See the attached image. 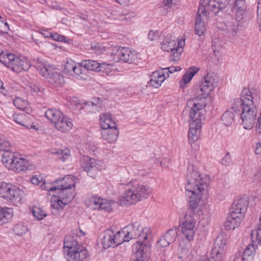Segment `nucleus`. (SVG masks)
I'll return each instance as SVG.
<instances>
[{
  "instance_id": "f257e3e1",
  "label": "nucleus",
  "mask_w": 261,
  "mask_h": 261,
  "mask_svg": "<svg viewBox=\"0 0 261 261\" xmlns=\"http://www.w3.org/2000/svg\"><path fill=\"white\" fill-rule=\"evenodd\" d=\"M120 232L121 236H123V242L136 238L139 239L133 246L136 259L132 261H148L152 239L150 227L142 226L140 222H135L128 225Z\"/></svg>"
},
{
  "instance_id": "f03ea898",
  "label": "nucleus",
  "mask_w": 261,
  "mask_h": 261,
  "mask_svg": "<svg viewBox=\"0 0 261 261\" xmlns=\"http://www.w3.org/2000/svg\"><path fill=\"white\" fill-rule=\"evenodd\" d=\"M210 181L208 175L200 174L197 171L193 170L187 174L185 189L189 197V206L193 211L202 210L204 205L202 198L208 193Z\"/></svg>"
},
{
  "instance_id": "7ed1b4c3",
  "label": "nucleus",
  "mask_w": 261,
  "mask_h": 261,
  "mask_svg": "<svg viewBox=\"0 0 261 261\" xmlns=\"http://www.w3.org/2000/svg\"><path fill=\"white\" fill-rule=\"evenodd\" d=\"M126 187L125 191L118 199V202L122 206L136 204L148 198L151 193V189L149 186L135 180L129 181Z\"/></svg>"
},
{
  "instance_id": "20e7f679",
  "label": "nucleus",
  "mask_w": 261,
  "mask_h": 261,
  "mask_svg": "<svg viewBox=\"0 0 261 261\" xmlns=\"http://www.w3.org/2000/svg\"><path fill=\"white\" fill-rule=\"evenodd\" d=\"M235 11L234 17H230L226 19L225 22V30L232 38H236L240 35L242 28L246 22L247 17V5L243 2L233 7Z\"/></svg>"
},
{
  "instance_id": "39448f33",
  "label": "nucleus",
  "mask_w": 261,
  "mask_h": 261,
  "mask_svg": "<svg viewBox=\"0 0 261 261\" xmlns=\"http://www.w3.org/2000/svg\"><path fill=\"white\" fill-rule=\"evenodd\" d=\"M1 161L7 169L17 173L31 170L34 168L33 165L27 159L13 152H4Z\"/></svg>"
},
{
  "instance_id": "423d86ee",
  "label": "nucleus",
  "mask_w": 261,
  "mask_h": 261,
  "mask_svg": "<svg viewBox=\"0 0 261 261\" xmlns=\"http://www.w3.org/2000/svg\"><path fill=\"white\" fill-rule=\"evenodd\" d=\"M24 192L18 187L5 182H0V197L15 205L23 202Z\"/></svg>"
},
{
  "instance_id": "0eeeda50",
  "label": "nucleus",
  "mask_w": 261,
  "mask_h": 261,
  "mask_svg": "<svg viewBox=\"0 0 261 261\" xmlns=\"http://www.w3.org/2000/svg\"><path fill=\"white\" fill-rule=\"evenodd\" d=\"M257 111L254 105L242 106L241 117L244 129L250 130L253 128L256 119Z\"/></svg>"
},
{
  "instance_id": "6e6552de",
  "label": "nucleus",
  "mask_w": 261,
  "mask_h": 261,
  "mask_svg": "<svg viewBox=\"0 0 261 261\" xmlns=\"http://www.w3.org/2000/svg\"><path fill=\"white\" fill-rule=\"evenodd\" d=\"M207 102V97L206 96H199L197 94V97L192 101L188 102L189 105H192L190 113L191 119L196 118H203L202 116L204 115L205 112V108Z\"/></svg>"
},
{
  "instance_id": "1a4fd4ad",
  "label": "nucleus",
  "mask_w": 261,
  "mask_h": 261,
  "mask_svg": "<svg viewBox=\"0 0 261 261\" xmlns=\"http://www.w3.org/2000/svg\"><path fill=\"white\" fill-rule=\"evenodd\" d=\"M194 219L191 216H186L185 220L183 222L182 232L186 238L189 241L186 245V248H182V253L187 255L190 252L191 244L190 242L193 239L195 234Z\"/></svg>"
},
{
  "instance_id": "9d476101",
  "label": "nucleus",
  "mask_w": 261,
  "mask_h": 261,
  "mask_svg": "<svg viewBox=\"0 0 261 261\" xmlns=\"http://www.w3.org/2000/svg\"><path fill=\"white\" fill-rule=\"evenodd\" d=\"M218 86L216 76L213 74L208 73L204 77L199 88L197 90L199 96H208Z\"/></svg>"
},
{
  "instance_id": "9b49d317",
  "label": "nucleus",
  "mask_w": 261,
  "mask_h": 261,
  "mask_svg": "<svg viewBox=\"0 0 261 261\" xmlns=\"http://www.w3.org/2000/svg\"><path fill=\"white\" fill-rule=\"evenodd\" d=\"M208 19V11L200 3L195 24V32L197 35L200 36L205 33Z\"/></svg>"
},
{
  "instance_id": "f8f14e48",
  "label": "nucleus",
  "mask_w": 261,
  "mask_h": 261,
  "mask_svg": "<svg viewBox=\"0 0 261 261\" xmlns=\"http://www.w3.org/2000/svg\"><path fill=\"white\" fill-rule=\"evenodd\" d=\"M112 54L116 61L132 63L137 59V54L127 47L116 46L114 48Z\"/></svg>"
},
{
  "instance_id": "ddd939ff",
  "label": "nucleus",
  "mask_w": 261,
  "mask_h": 261,
  "mask_svg": "<svg viewBox=\"0 0 261 261\" xmlns=\"http://www.w3.org/2000/svg\"><path fill=\"white\" fill-rule=\"evenodd\" d=\"M120 230L114 231L112 230H107L103 233L101 239V244L105 249L115 247L123 243Z\"/></svg>"
},
{
  "instance_id": "4468645a",
  "label": "nucleus",
  "mask_w": 261,
  "mask_h": 261,
  "mask_svg": "<svg viewBox=\"0 0 261 261\" xmlns=\"http://www.w3.org/2000/svg\"><path fill=\"white\" fill-rule=\"evenodd\" d=\"M179 39L175 41L166 37L161 43V48L164 51H171L170 59L173 62H177L179 60Z\"/></svg>"
},
{
  "instance_id": "2eb2a0df",
  "label": "nucleus",
  "mask_w": 261,
  "mask_h": 261,
  "mask_svg": "<svg viewBox=\"0 0 261 261\" xmlns=\"http://www.w3.org/2000/svg\"><path fill=\"white\" fill-rule=\"evenodd\" d=\"M230 0H201L200 4L206 8L208 11H212L217 14L220 10L230 7L232 8L230 4Z\"/></svg>"
},
{
  "instance_id": "dca6fc26",
  "label": "nucleus",
  "mask_w": 261,
  "mask_h": 261,
  "mask_svg": "<svg viewBox=\"0 0 261 261\" xmlns=\"http://www.w3.org/2000/svg\"><path fill=\"white\" fill-rule=\"evenodd\" d=\"M226 243V238L222 234L218 236L211 251V257L215 261H221L223 258Z\"/></svg>"
},
{
  "instance_id": "f3484780",
  "label": "nucleus",
  "mask_w": 261,
  "mask_h": 261,
  "mask_svg": "<svg viewBox=\"0 0 261 261\" xmlns=\"http://www.w3.org/2000/svg\"><path fill=\"white\" fill-rule=\"evenodd\" d=\"M201 128L202 118L191 119L188 133V141L190 144L194 143L199 139Z\"/></svg>"
},
{
  "instance_id": "a211bd4d",
  "label": "nucleus",
  "mask_w": 261,
  "mask_h": 261,
  "mask_svg": "<svg viewBox=\"0 0 261 261\" xmlns=\"http://www.w3.org/2000/svg\"><path fill=\"white\" fill-rule=\"evenodd\" d=\"M89 206L94 210L110 211L112 210L114 202L113 201L101 198L97 196H92L90 199Z\"/></svg>"
},
{
  "instance_id": "6ab92c4d",
  "label": "nucleus",
  "mask_w": 261,
  "mask_h": 261,
  "mask_svg": "<svg viewBox=\"0 0 261 261\" xmlns=\"http://www.w3.org/2000/svg\"><path fill=\"white\" fill-rule=\"evenodd\" d=\"M248 204V198L244 195L238 197L233 202L232 210L231 212H234L239 216L244 217Z\"/></svg>"
},
{
  "instance_id": "aec40b11",
  "label": "nucleus",
  "mask_w": 261,
  "mask_h": 261,
  "mask_svg": "<svg viewBox=\"0 0 261 261\" xmlns=\"http://www.w3.org/2000/svg\"><path fill=\"white\" fill-rule=\"evenodd\" d=\"M31 66L30 61L26 57L15 56L13 62L10 64V68L16 72L19 73L22 71L28 70Z\"/></svg>"
},
{
  "instance_id": "412c9836",
  "label": "nucleus",
  "mask_w": 261,
  "mask_h": 261,
  "mask_svg": "<svg viewBox=\"0 0 261 261\" xmlns=\"http://www.w3.org/2000/svg\"><path fill=\"white\" fill-rule=\"evenodd\" d=\"M67 255V261H88L89 257L87 250L83 246L73 251H70Z\"/></svg>"
},
{
  "instance_id": "4be33fe9",
  "label": "nucleus",
  "mask_w": 261,
  "mask_h": 261,
  "mask_svg": "<svg viewBox=\"0 0 261 261\" xmlns=\"http://www.w3.org/2000/svg\"><path fill=\"white\" fill-rule=\"evenodd\" d=\"M54 127L59 131L67 133L73 127L72 121L69 117L63 114L57 122L54 124Z\"/></svg>"
},
{
  "instance_id": "5701e85b",
  "label": "nucleus",
  "mask_w": 261,
  "mask_h": 261,
  "mask_svg": "<svg viewBox=\"0 0 261 261\" xmlns=\"http://www.w3.org/2000/svg\"><path fill=\"white\" fill-rule=\"evenodd\" d=\"M243 217L236 214L234 212H230L224 223V227L226 230H233L238 227L243 219Z\"/></svg>"
},
{
  "instance_id": "b1692460",
  "label": "nucleus",
  "mask_w": 261,
  "mask_h": 261,
  "mask_svg": "<svg viewBox=\"0 0 261 261\" xmlns=\"http://www.w3.org/2000/svg\"><path fill=\"white\" fill-rule=\"evenodd\" d=\"M168 76V73L167 72L166 74L162 69L156 71L151 74L149 84L155 88H158L161 86L162 83Z\"/></svg>"
},
{
  "instance_id": "393cba45",
  "label": "nucleus",
  "mask_w": 261,
  "mask_h": 261,
  "mask_svg": "<svg viewBox=\"0 0 261 261\" xmlns=\"http://www.w3.org/2000/svg\"><path fill=\"white\" fill-rule=\"evenodd\" d=\"M81 163L82 167L87 172L100 170L96 160L88 156H83L81 159Z\"/></svg>"
},
{
  "instance_id": "a878e982",
  "label": "nucleus",
  "mask_w": 261,
  "mask_h": 261,
  "mask_svg": "<svg viewBox=\"0 0 261 261\" xmlns=\"http://www.w3.org/2000/svg\"><path fill=\"white\" fill-rule=\"evenodd\" d=\"M35 66L39 71L40 74L45 79H46L55 69L53 66H49L42 59H37Z\"/></svg>"
},
{
  "instance_id": "bb28decb",
  "label": "nucleus",
  "mask_w": 261,
  "mask_h": 261,
  "mask_svg": "<svg viewBox=\"0 0 261 261\" xmlns=\"http://www.w3.org/2000/svg\"><path fill=\"white\" fill-rule=\"evenodd\" d=\"M59 189L61 188L75 189V185L78 182L77 178L72 175L65 176L63 179H58Z\"/></svg>"
},
{
  "instance_id": "cd10ccee",
  "label": "nucleus",
  "mask_w": 261,
  "mask_h": 261,
  "mask_svg": "<svg viewBox=\"0 0 261 261\" xmlns=\"http://www.w3.org/2000/svg\"><path fill=\"white\" fill-rule=\"evenodd\" d=\"M199 70V68L196 66H192L187 69L186 72L182 75L181 81H180V88L184 89L186 88V85L191 82L193 76Z\"/></svg>"
},
{
  "instance_id": "c85d7f7f",
  "label": "nucleus",
  "mask_w": 261,
  "mask_h": 261,
  "mask_svg": "<svg viewBox=\"0 0 261 261\" xmlns=\"http://www.w3.org/2000/svg\"><path fill=\"white\" fill-rule=\"evenodd\" d=\"M119 131L116 127L102 129L101 135L102 138L108 143H114L118 138Z\"/></svg>"
},
{
  "instance_id": "c756f323",
  "label": "nucleus",
  "mask_w": 261,
  "mask_h": 261,
  "mask_svg": "<svg viewBox=\"0 0 261 261\" xmlns=\"http://www.w3.org/2000/svg\"><path fill=\"white\" fill-rule=\"evenodd\" d=\"M82 246L78 244L76 240L72 236H67L64 239V253L66 254H68L70 251L75 250Z\"/></svg>"
},
{
  "instance_id": "7c9ffc66",
  "label": "nucleus",
  "mask_w": 261,
  "mask_h": 261,
  "mask_svg": "<svg viewBox=\"0 0 261 261\" xmlns=\"http://www.w3.org/2000/svg\"><path fill=\"white\" fill-rule=\"evenodd\" d=\"M100 123L102 129L116 127L115 122L110 113L100 115Z\"/></svg>"
},
{
  "instance_id": "2f4dec72",
  "label": "nucleus",
  "mask_w": 261,
  "mask_h": 261,
  "mask_svg": "<svg viewBox=\"0 0 261 261\" xmlns=\"http://www.w3.org/2000/svg\"><path fill=\"white\" fill-rule=\"evenodd\" d=\"M74 189H67L61 188L59 189L57 193L60 196V198L65 201L67 203H69L74 198L75 193Z\"/></svg>"
},
{
  "instance_id": "473e14b6",
  "label": "nucleus",
  "mask_w": 261,
  "mask_h": 261,
  "mask_svg": "<svg viewBox=\"0 0 261 261\" xmlns=\"http://www.w3.org/2000/svg\"><path fill=\"white\" fill-rule=\"evenodd\" d=\"M63 114L62 112L59 110L50 109L46 111L45 116L50 121L54 126Z\"/></svg>"
},
{
  "instance_id": "72a5a7b5",
  "label": "nucleus",
  "mask_w": 261,
  "mask_h": 261,
  "mask_svg": "<svg viewBox=\"0 0 261 261\" xmlns=\"http://www.w3.org/2000/svg\"><path fill=\"white\" fill-rule=\"evenodd\" d=\"M31 118L32 116L28 113H14L12 115V119L15 122L24 127L27 125L29 119H31Z\"/></svg>"
},
{
  "instance_id": "f704fd0d",
  "label": "nucleus",
  "mask_w": 261,
  "mask_h": 261,
  "mask_svg": "<svg viewBox=\"0 0 261 261\" xmlns=\"http://www.w3.org/2000/svg\"><path fill=\"white\" fill-rule=\"evenodd\" d=\"M51 85L57 86L63 82V77L55 69L46 79Z\"/></svg>"
},
{
  "instance_id": "c9c22d12",
  "label": "nucleus",
  "mask_w": 261,
  "mask_h": 261,
  "mask_svg": "<svg viewBox=\"0 0 261 261\" xmlns=\"http://www.w3.org/2000/svg\"><path fill=\"white\" fill-rule=\"evenodd\" d=\"M253 99V97L250 90L248 88H244L242 91L241 98H240L242 102V106L254 105Z\"/></svg>"
},
{
  "instance_id": "e433bc0d",
  "label": "nucleus",
  "mask_w": 261,
  "mask_h": 261,
  "mask_svg": "<svg viewBox=\"0 0 261 261\" xmlns=\"http://www.w3.org/2000/svg\"><path fill=\"white\" fill-rule=\"evenodd\" d=\"M100 63L92 60H83L81 62V65L87 70L99 72Z\"/></svg>"
},
{
  "instance_id": "4c0bfd02",
  "label": "nucleus",
  "mask_w": 261,
  "mask_h": 261,
  "mask_svg": "<svg viewBox=\"0 0 261 261\" xmlns=\"http://www.w3.org/2000/svg\"><path fill=\"white\" fill-rule=\"evenodd\" d=\"M13 215L12 209L8 207L0 208V225L6 223Z\"/></svg>"
},
{
  "instance_id": "58836bf2",
  "label": "nucleus",
  "mask_w": 261,
  "mask_h": 261,
  "mask_svg": "<svg viewBox=\"0 0 261 261\" xmlns=\"http://www.w3.org/2000/svg\"><path fill=\"white\" fill-rule=\"evenodd\" d=\"M15 57L12 54L2 52L0 54V62L10 68V64L13 62Z\"/></svg>"
},
{
  "instance_id": "ea45409f",
  "label": "nucleus",
  "mask_w": 261,
  "mask_h": 261,
  "mask_svg": "<svg viewBox=\"0 0 261 261\" xmlns=\"http://www.w3.org/2000/svg\"><path fill=\"white\" fill-rule=\"evenodd\" d=\"M15 57L12 54L2 52L0 54V62L10 68V64L13 62Z\"/></svg>"
},
{
  "instance_id": "a19ab883",
  "label": "nucleus",
  "mask_w": 261,
  "mask_h": 261,
  "mask_svg": "<svg viewBox=\"0 0 261 261\" xmlns=\"http://www.w3.org/2000/svg\"><path fill=\"white\" fill-rule=\"evenodd\" d=\"M251 234L252 242L261 246V223L252 230Z\"/></svg>"
},
{
  "instance_id": "79ce46f5",
  "label": "nucleus",
  "mask_w": 261,
  "mask_h": 261,
  "mask_svg": "<svg viewBox=\"0 0 261 261\" xmlns=\"http://www.w3.org/2000/svg\"><path fill=\"white\" fill-rule=\"evenodd\" d=\"M58 182L57 180L51 183L43 182L41 187L42 189L48 191L50 195H54L59 190Z\"/></svg>"
},
{
  "instance_id": "37998d69",
  "label": "nucleus",
  "mask_w": 261,
  "mask_h": 261,
  "mask_svg": "<svg viewBox=\"0 0 261 261\" xmlns=\"http://www.w3.org/2000/svg\"><path fill=\"white\" fill-rule=\"evenodd\" d=\"M15 106L18 109L23 111H29L30 105L28 101L21 97H16L13 101Z\"/></svg>"
},
{
  "instance_id": "c03bdc74",
  "label": "nucleus",
  "mask_w": 261,
  "mask_h": 261,
  "mask_svg": "<svg viewBox=\"0 0 261 261\" xmlns=\"http://www.w3.org/2000/svg\"><path fill=\"white\" fill-rule=\"evenodd\" d=\"M54 196L51 200V206L54 208L56 210L62 209L65 205L68 204L62 198H60L58 195V196H56L55 194Z\"/></svg>"
},
{
  "instance_id": "a18cd8bd",
  "label": "nucleus",
  "mask_w": 261,
  "mask_h": 261,
  "mask_svg": "<svg viewBox=\"0 0 261 261\" xmlns=\"http://www.w3.org/2000/svg\"><path fill=\"white\" fill-rule=\"evenodd\" d=\"M236 114L231 110L226 111L223 115L222 120L226 125H230L234 121Z\"/></svg>"
},
{
  "instance_id": "49530a36",
  "label": "nucleus",
  "mask_w": 261,
  "mask_h": 261,
  "mask_svg": "<svg viewBox=\"0 0 261 261\" xmlns=\"http://www.w3.org/2000/svg\"><path fill=\"white\" fill-rule=\"evenodd\" d=\"M32 213L33 216L38 220H41L47 216L46 213L41 207L35 206L33 208Z\"/></svg>"
},
{
  "instance_id": "de8ad7c7",
  "label": "nucleus",
  "mask_w": 261,
  "mask_h": 261,
  "mask_svg": "<svg viewBox=\"0 0 261 261\" xmlns=\"http://www.w3.org/2000/svg\"><path fill=\"white\" fill-rule=\"evenodd\" d=\"M75 62L72 60H67L65 65L63 71L64 72L69 75H71L73 73L74 68H75Z\"/></svg>"
},
{
  "instance_id": "09e8293b",
  "label": "nucleus",
  "mask_w": 261,
  "mask_h": 261,
  "mask_svg": "<svg viewBox=\"0 0 261 261\" xmlns=\"http://www.w3.org/2000/svg\"><path fill=\"white\" fill-rule=\"evenodd\" d=\"M240 106L242 107V102L240 98H235L230 101V109L235 114L239 111Z\"/></svg>"
},
{
  "instance_id": "8fccbe9b",
  "label": "nucleus",
  "mask_w": 261,
  "mask_h": 261,
  "mask_svg": "<svg viewBox=\"0 0 261 261\" xmlns=\"http://www.w3.org/2000/svg\"><path fill=\"white\" fill-rule=\"evenodd\" d=\"M178 230L177 228L171 229L168 231L164 236L167 239L169 243L174 242L177 236Z\"/></svg>"
},
{
  "instance_id": "3c124183",
  "label": "nucleus",
  "mask_w": 261,
  "mask_h": 261,
  "mask_svg": "<svg viewBox=\"0 0 261 261\" xmlns=\"http://www.w3.org/2000/svg\"><path fill=\"white\" fill-rule=\"evenodd\" d=\"M27 230V227L23 223L17 224L14 227V231L18 236H21L24 234Z\"/></svg>"
},
{
  "instance_id": "603ef678",
  "label": "nucleus",
  "mask_w": 261,
  "mask_h": 261,
  "mask_svg": "<svg viewBox=\"0 0 261 261\" xmlns=\"http://www.w3.org/2000/svg\"><path fill=\"white\" fill-rule=\"evenodd\" d=\"M29 88L33 95H40L42 93L43 88L36 83H31Z\"/></svg>"
},
{
  "instance_id": "864d4df0",
  "label": "nucleus",
  "mask_w": 261,
  "mask_h": 261,
  "mask_svg": "<svg viewBox=\"0 0 261 261\" xmlns=\"http://www.w3.org/2000/svg\"><path fill=\"white\" fill-rule=\"evenodd\" d=\"M257 248V245L254 243L248 245L244 251V255L254 256L256 249Z\"/></svg>"
},
{
  "instance_id": "5fc2aeb1",
  "label": "nucleus",
  "mask_w": 261,
  "mask_h": 261,
  "mask_svg": "<svg viewBox=\"0 0 261 261\" xmlns=\"http://www.w3.org/2000/svg\"><path fill=\"white\" fill-rule=\"evenodd\" d=\"M113 67V66L111 64L105 63H100L99 72H101L108 75L112 72Z\"/></svg>"
},
{
  "instance_id": "6e6d98bb",
  "label": "nucleus",
  "mask_w": 261,
  "mask_h": 261,
  "mask_svg": "<svg viewBox=\"0 0 261 261\" xmlns=\"http://www.w3.org/2000/svg\"><path fill=\"white\" fill-rule=\"evenodd\" d=\"M69 106L71 109H81L82 106L79 99L77 97H70L68 99Z\"/></svg>"
},
{
  "instance_id": "4d7b16f0",
  "label": "nucleus",
  "mask_w": 261,
  "mask_h": 261,
  "mask_svg": "<svg viewBox=\"0 0 261 261\" xmlns=\"http://www.w3.org/2000/svg\"><path fill=\"white\" fill-rule=\"evenodd\" d=\"M83 66L81 65V63H79L78 65L75 64V68H74L72 74L71 76L75 77L76 78L83 77L82 75L83 74V71L82 68Z\"/></svg>"
},
{
  "instance_id": "13d9d810",
  "label": "nucleus",
  "mask_w": 261,
  "mask_h": 261,
  "mask_svg": "<svg viewBox=\"0 0 261 261\" xmlns=\"http://www.w3.org/2000/svg\"><path fill=\"white\" fill-rule=\"evenodd\" d=\"M56 153L60 155L59 159L63 162L68 159L70 155V151L68 149L59 150Z\"/></svg>"
},
{
  "instance_id": "bf43d9fd",
  "label": "nucleus",
  "mask_w": 261,
  "mask_h": 261,
  "mask_svg": "<svg viewBox=\"0 0 261 261\" xmlns=\"http://www.w3.org/2000/svg\"><path fill=\"white\" fill-rule=\"evenodd\" d=\"M11 146L10 142L5 138H2L0 144V150L5 151L8 152L9 148Z\"/></svg>"
},
{
  "instance_id": "052dcab7",
  "label": "nucleus",
  "mask_w": 261,
  "mask_h": 261,
  "mask_svg": "<svg viewBox=\"0 0 261 261\" xmlns=\"http://www.w3.org/2000/svg\"><path fill=\"white\" fill-rule=\"evenodd\" d=\"M31 182L33 185H40L41 187L42 186V184L43 182V179L40 176H38L37 175L33 176L31 179Z\"/></svg>"
},
{
  "instance_id": "680f3d73",
  "label": "nucleus",
  "mask_w": 261,
  "mask_h": 261,
  "mask_svg": "<svg viewBox=\"0 0 261 261\" xmlns=\"http://www.w3.org/2000/svg\"><path fill=\"white\" fill-rule=\"evenodd\" d=\"M179 2V0H163V4L165 6L172 8L177 5Z\"/></svg>"
},
{
  "instance_id": "e2e57ef3",
  "label": "nucleus",
  "mask_w": 261,
  "mask_h": 261,
  "mask_svg": "<svg viewBox=\"0 0 261 261\" xmlns=\"http://www.w3.org/2000/svg\"><path fill=\"white\" fill-rule=\"evenodd\" d=\"M158 245L161 247H166L169 246L170 244L167 239L163 236L159 241L157 242Z\"/></svg>"
},
{
  "instance_id": "0e129e2a",
  "label": "nucleus",
  "mask_w": 261,
  "mask_h": 261,
  "mask_svg": "<svg viewBox=\"0 0 261 261\" xmlns=\"http://www.w3.org/2000/svg\"><path fill=\"white\" fill-rule=\"evenodd\" d=\"M136 16V13L134 12H129L124 14V20L126 21H131L132 19Z\"/></svg>"
},
{
  "instance_id": "69168bd1",
  "label": "nucleus",
  "mask_w": 261,
  "mask_h": 261,
  "mask_svg": "<svg viewBox=\"0 0 261 261\" xmlns=\"http://www.w3.org/2000/svg\"><path fill=\"white\" fill-rule=\"evenodd\" d=\"M162 70L164 71L165 74H166L167 72L168 73V72L170 73H172L175 71H178L179 70V69L178 66H172L169 67L164 68Z\"/></svg>"
},
{
  "instance_id": "338daca9",
  "label": "nucleus",
  "mask_w": 261,
  "mask_h": 261,
  "mask_svg": "<svg viewBox=\"0 0 261 261\" xmlns=\"http://www.w3.org/2000/svg\"><path fill=\"white\" fill-rule=\"evenodd\" d=\"M51 37L56 41H60V42H65L66 41V37L62 35H60L58 33H55L51 35Z\"/></svg>"
},
{
  "instance_id": "774afa93",
  "label": "nucleus",
  "mask_w": 261,
  "mask_h": 261,
  "mask_svg": "<svg viewBox=\"0 0 261 261\" xmlns=\"http://www.w3.org/2000/svg\"><path fill=\"white\" fill-rule=\"evenodd\" d=\"M158 34L156 32L152 30L149 32L148 34V38L150 41H152L156 40L158 38Z\"/></svg>"
}]
</instances>
